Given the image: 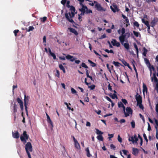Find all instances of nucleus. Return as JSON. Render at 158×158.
<instances>
[{"instance_id": "f257e3e1", "label": "nucleus", "mask_w": 158, "mask_h": 158, "mask_svg": "<svg viewBox=\"0 0 158 158\" xmlns=\"http://www.w3.org/2000/svg\"><path fill=\"white\" fill-rule=\"evenodd\" d=\"M25 149L29 158H31L30 152L32 151V147L31 143L27 142L25 144Z\"/></svg>"}, {"instance_id": "f03ea898", "label": "nucleus", "mask_w": 158, "mask_h": 158, "mask_svg": "<svg viewBox=\"0 0 158 158\" xmlns=\"http://www.w3.org/2000/svg\"><path fill=\"white\" fill-rule=\"evenodd\" d=\"M135 99L137 102V105L138 106L139 108L142 110L143 109V106L142 105V98L141 96L137 93L135 95Z\"/></svg>"}, {"instance_id": "7ed1b4c3", "label": "nucleus", "mask_w": 158, "mask_h": 158, "mask_svg": "<svg viewBox=\"0 0 158 158\" xmlns=\"http://www.w3.org/2000/svg\"><path fill=\"white\" fill-rule=\"evenodd\" d=\"M75 14L73 12L71 11V12H69L68 14L66 13L65 14V16L66 19L70 23H74L73 20L72 19V18L74 16Z\"/></svg>"}, {"instance_id": "20e7f679", "label": "nucleus", "mask_w": 158, "mask_h": 158, "mask_svg": "<svg viewBox=\"0 0 158 158\" xmlns=\"http://www.w3.org/2000/svg\"><path fill=\"white\" fill-rule=\"evenodd\" d=\"M29 137L28 135L27 134L26 131H24L22 135H21L20 138L21 140L23 142L24 144H25L27 142V140L28 139Z\"/></svg>"}, {"instance_id": "39448f33", "label": "nucleus", "mask_w": 158, "mask_h": 158, "mask_svg": "<svg viewBox=\"0 0 158 158\" xmlns=\"http://www.w3.org/2000/svg\"><path fill=\"white\" fill-rule=\"evenodd\" d=\"M24 106L25 107V110L26 111L27 114L28 115L27 111V106L28 105L29 102V101L30 98L28 96H26V94H24Z\"/></svg>"}, {"instance_id": "423d86ee", "label": "nucleus", "mask_w": 158, "mask_h": 158, "mask_svg": "<svg viewBox=\"0 0 158 158\" xmlns=\"http://www.w3.org/2000/svg\"><path fill=\"white\" fill-rule=\"evenodd\" d=\"M123 111L125 117H127L130 114H132L133 112L132 110L130 107H127Z\"/></svg>"}, {"instance_id": "0eeeda50", "label": "nucleus", "mask_w": 158, "mask_h": 158, "mask_svg": "<svg viewBox=\"0 0 158 158\" xmlns=\"http://www.w3.org/2000/svg\"><path fill=\"white\" fill-rule=\"evenodd\" d=\"M94 3L96 4L95 7L98 10L103 11H105L106 10V9H105L103 8V7L101 6V4L99 3H98L96 1H94Z\"/></svg>"}, {"instance_id": "6e6552de", "label": "nucleus", "mask_w": 158, "mask_h": 158, "mask_svg": "<svg viewBox=\"0 0 158 158\" xmlns=\"http://www.w3.org/2000/svg\"><path fill=\"white\" fill-rule=\"evenodd\" d=\"M138 140L137 137L135 134L133 136L130 137L128 139L129 141H131L134 144L137 143Z\"/></svg>"}, {"instance_id": "1a4fd4ad", "label": "nucleus", "mask_w": 158, "mask_h": 158, "mask_svg": "<svg viewBox=\"0 0 158 158\" xmlns=\"http://www.w3.org/2000/svg\"><path fill=\"white\" fill-rule=\"evenodd\" d=\"M153 78H152V81L154 79V82L156 83L155 89L156 90L157 92L158 93V80L156 77V74L155 73H153Z\"/></svg>"}, {"instance_id": "9d476101", "label": "nucleus", "mask_w": 158, "mask_h": 158, "mask_svg": "<svg viewBox=\"0 0 158 158\" xmlns=\"http://www.w3.org/2000/svg\"><path fill=\"white\" fill-rule=\"evenodd\" d=\"M110 8L114 12H118L119 11L117 6L114 4H113L112 6H110Z\"/></svg>"}, {"instance_id": "9b49d317", "label": "nucleus", "mask_w": 158, "mask_h": 158, "mask_svg": "<svg viewBox=\"0 0 158 158\" xmlns=\"http://www.w3.org/2000/svg\"><path fill=\"white\" fill-rule=\"evenodd\" d=\"M18 102L19 104L21 111L23 110V102L19 98H18L17 99Z\"/></svg>"}, {"instance_id": "f8f14e48", "label": "nucleus", "mask_w": 158, "mask_h": 158, "mask_svg": "<svg viewBox=\"0 0 158 158\" xmlns=\"http://www.w3.org/2000/svg\"><path fill=\"white\" fill-rule=\"evenodd\" d=\"M66 58L68 60H69L70 61L73 62L74 61L75 59L76 58H75V57L71 56L69 55H67L66 56Z\"/></svg>"}, {"instance_id": "ddd939ff", "label": "nucleus", "mask_w": 158, "mask_h": 158, "mask_svg": "<svg viewBox=\"0 0 158 158\" xmlns=\"http://www.w3.org/2000/svg\"><path fill=\"white\" fill-rule=\"evenodd\" d=\"M111 43L114 46H116L117 47H119L120 45V43L117 42L115 39H112L111 41Z\"/></svg>"}, {"instance_id": "4468645a", "label": "nucleus", "mask_w": 158, "mask_h": 158, "mask_svg": "<svg viewBox=\"0 0 158 158\" xmlns=\"http://www.w3.org/2000/svg\"><path fill=\"white\" fill-rule=\"evenodd\" d=\"M12 134L13 137L15 139H18L19 137V134L18 131L14 133L13 131L12 132Z\"/></svg>"}, {"instance_id": "2eb2a0df", "label": "nucleus", "mask_w": 158, "mask_h": 158, "mask_svg": "<svg viewBox=\"0 0 158 158\" xmlns=\"http://www.w3.org/2000/svg\"><path fill=\"white\" fill-rule=\"evenodd\" d=\"M119 39L121 44H123L125 41V37L124 35H122L119 37Z\"/></svg>"}, {"instance_id": "dca6fc26", "label": "nucleus", "mask_w": 158, "mask_h": 158, "mask_svg": "<svg viewBox=\"0 0 158 158\" xmlns=\"http://www.w3.org/2000/svg\"><path fill=\"white\" fill-rule=\"evenodd\" d=\"M68 29L69 30V31L70 32L74 33L75 35H78V32L74 29L71 27H69L68 28Z\"/></svg>"}, {"instance_id": "f3484780", "label": "nucleus", "mask_w": 158, "mask_h": 158, "mask_svg": "<svg viewBox=\"0 0 158 158\" xmlns=\"http://www.w3.org/2000/svg\"><path fill=\"white\" fill-rule=\"evenodd\" d=\"M48 52L50 54V55L51 56L53 57V58L54 60H56V56L55 54L53 53L52 52L51 49L50 48H49L48 49Z\"/></svg>"}, {"instance_id": "a211bd4d", "label": "nucleus", "mask_w": 158, "mask_h": 158, "mask_svg": "<svg viewBox=\"0 0 158 158\" xmlns=\"http://www.w3.org/2000/svg\"><path fill=\"white\" fill-rule=\"evenodd\" d=\"M158 21V19L157 18H154V19L151 22V26L153 27Z\"/></svg>"}, {"instance_id": "6ab92c4d", "label": "nucleus", "mask_w": 158, "mask_h": 158, "mask_svg": "<svg viewBox=\"0 0 158 158\" xmlns=\"http://www.w3.org/2000/svg\"><path fill=\"white\" fill-rule=\"evenodd\" d=\"M122 45H123L125 48L127 50H128L130 48V45L128 43H123V44H121Z\"/></svg>"}, {"instance_id": "aec40b11", "label": "nucleus", "mask_w": 158, "mask_h": 158, "mask_svg": "<svg viewBox=\"0 0 158 158\" xmlns=\"http://www.w3.org/2000/svg\"><path fill=\"white\" fill-rule=\"evenodd\" d=\"M13 111L14 112L13 115L14 116L15 118V113L17 112V106L15 103L14 104V106L13 107Z\"/></svg>"}, {"instance_id": "412c9836", "label": "nucleus", "mask_w": 158, "mask_h": 158, "mask_svg": "<svg viewBox=\"0 0 158 158\" xmlns=\"http://www.w3.org/2000/svg\"><path fill=\"white\" fill-rule=\"evenodd\" d=\"M87 9V7L86 6H84L82 7L81 8L79 9V10L81 12H83L85 13V12Z\"/></svg>"}, {"instance_id": "4be33fe9", "label": "nucleus", "mask_w": 158, "mask_h": 158, "mask_svg": "<svg viewBox=\"0 0 158 158\" xmlns=\"http://www.w3.org/2000/svg\"><path fill=\"white\" fill-rule=\"evenodd\" d=\"M132 151V154L135 155H136L139 152V150L137 148H133Z\"/></svg>"}, {"instance_id": "5701e85b", "label": "nucleus", "mask_w": 158, "mask_h": 158, "mask_svg": "<svg viewBox=\"0 0 158 158\" xmlns=\"http://www.w3.org/2000/svg\"><path fill=\"white\" fill-rule=\"evenodd\" d=\"M118 106L119 108L122 107L123 109V110H124V109L125 108V106H124L123 103L121 102H118Z\"/></svg>"}, {"instance_id": "b1692460", "label": "nucleus", "mask_w": 158, "mask_h": 158, "mask_svg": "<svg viewBox=\"0 0 158 158\" xmlns=\"http://www.w3.org/2000/svg\"><path fill=\"white\" fill-rule=\"evenodd\" d=\"M147 67L148 68L149 70H151L152 71V70L154 72V73H155L156 74V70L153 65H151V64H150V66H148Z\"/></svg>"}, {"instance_id": "393cba45", "label": "nucleus", "mask_w": 158, "mask_h": 158, "mask_svg": "<svg viewBox=\"0 0 158 158\" xmlns=\"http://www.w3.org/2000/svg\"><path fill=\"white\" fill-rule=\"evenodd\" d=\"M47 121L48 123L49 124V126L51 128H52L53 127V124L52 122L51 121V119H50Z\"/></svg>"}, {"instance_id": "a878e982", "label": "nucleus", "mask_w": 158, "mask_h": 158, "mask_svg": "<svg viewBox=\"0 0 158 158\" xmlns=\"http://www.w3.org/2000/svg\"><path fill=\"white\" fill-rule=\"evenodd\" d=\"M75 147L77 149H80V146L77 141L74 142Z\"/></svg>"}, {"instance_id": "bb28decb", "label": "nucleus", "mask_w": 158, "mask_h": 158, "mask_svg": "<svg viewBox=\"0 0 158 158\" xmlns=\"http://www.w3.org/2000/svg\"><path fill=\"white\" fill-rule=\"evenodd\" d=\"M59 68L60 69V70H62L63 72L64 73H65L66 72L65 70L64 67L63 66V65L61 64H59Z\"/></svg>"}, {"instance_id": "cd10ccee", "label": "nucleus", "mask_w": 158, "mask_h": 158, "mask_svg": "<svg viewBox=\"0 0 158 158\" xmlns=\"http://www.w3.org/2000/svg\"><path fill=\"white\" fill-rule=\"evenodd\" d=\"M142 21L143 23L147 27L150 26L149 22L148 21H145L144 19H142Z\"/></svg>"}, {"instance_id": "c85d7f7f", "label": "nucleus", "mask_w": 158, "mask_h": 158, "mask_svg": "<svg viewBox=\"0 0 158 158\" xmlns=\"http://www.w3.org/2000/svg\"><path fill=\"white\" fill-rule=\"evenodd\" d=\"M144 60L145 62L146 63L147 66H150L151 64L150 63L149 60L146 58H145Z\"/></svg>"}, {"instance_id": "c756f323", "label": "nucleus", "mask_w": 158, "mask_h": 158, "mask_svg": "<svg viewBox=\"0 0 158 158\" xmlns=\"http://www.w3.org/2000/svg\"><path fill=\"white\" fill-rule=\"evenodd\" d=\"M87 153L86 155L88 157H90L91 156V155L90 154L89 152V148H87L85 150Z\"/></svg>"}, {"instance_id": "7c9ffc66", "label": "nucleus", "mask_w": 158, "mask_h": 158, "mask_svg": "<svg viewBox=\"0 0 158 158\" xmlns=\"http://www.w3.org/2000/svg\"><path fill=\"white\" fill-rule=\"evenodd\" d=\"M97 139L100 141H103V137L102 135H99L97 136Z\"/></svg>"}, {"instance_id": "2f4dec72", "label": "nucleus", "mask_w": 158, "mask_h": 158, "mask_svg": "<svg viewBox=\"0 0 158 158\" xmlns=\"http://www.w3.org/2000/svg\"><path fill=\"white\" fill-rule=\"evenodd\" d=\"M143 93H144L145 91H147V89L146 85L144 83H143Z\"/></svg>"}, {"instance_id": "473e14b6", "label": "nucleus", "mask_w": 158, "mask_h": 158, "mask_svg": "<svg viewBox=\"0 0 158 158\" xmlns=\"http://www.w3.org/2000/svg\"><path fill=\"white\" fill-rule=\"evenodd\" d=\"M96 133L98 135H102L103 134V132L99 130L98 129H96Z\"/></svg>"}, {"instance_id": "72a5a7b5", "label": "nucleus", "mask_w": 158, "mask_h": 158, "mask_svg": "<svg viewBox=\"0 0 158 158\" xmlns=\"http://www.w3.org/2000/svg\"><path fill=\"white\" fill-rule=\"evenodd\" d=\"M113 64H114L116 66H119L121 65V64L118 62H115L114 61L113 63Z\"/></svg>"}, {"instance_id": "f704fd0d", "label": "nucleus", "mask_w": 158, "mask_h": 158, "mask_svg": "<svg viewBox=\"0 0 158 158\" xmlns=\"http://www.w3.org/2000/svg\"><path fill=\"white\" fill-rule=\"evenodd\" d=\"M134 48L135 49L136 51V53L138 55V48L137 46L136 45V44L135 43H134Z\"/></svg>"}, {"instance_id": "c9c22d12", "label": "nucleus", "mask_w": 158, "mask_h": 158, "mask_svg": "<svg viewBox=\"0 0 158 158\" xmlns=\"http://www.w3.org/2000/svg\"><path fill=\"white\" fill-rule=\"evenodd\" d=\"M71 93L73 94H77V92L73 88H71Z\"/></svg>"}, {"instance_id": "e433bc0d", "label": "nucleus", "mask_w": 158, "mask_h": 158, "mask_svg": "<svg viewBox=\"0 0 158 158\" xmlns=\"http://www.w3.org/2000/svg\"><path fill=\"white\" fill-rule=\"evenodd\" d=\"M95 86L94 85H92L90 86L88 85V87L90 89L93 90L95 88Z\"/></svg>"}, {"instance_id": "4c0bfd02", "label": "nucleus", "mask_w": 158, "mask_h": 158, "mask_svg": "<svg viewBox=\"0 0 158 158\" xmlns=\"http://www.w3.org/2000/svg\"><path fill=\"white\" fill-rule=\"evenodd\" d=\"M133 32L134 35L136 37H138L139 36V35H140V33L139 32H136V31H133Z\"/></svg>"}, {"instance_id": "58836bf2", "label": "nucleus", "mask_w": 158, "mask_h": 158, "mask_svg": "<svg viewBox=\"0 0 158 158\" xmlns=\"http://www.w3.org/2000/svg\"><path fill=\"white\" fill-rule=\"evenodd\" d=\"M131 127L133 128H134L135 127V121L134 120L132 121L131 123Z\"/></svg>"}, {"instance_id": "ea45409f", "label": "nucleus", "mask_w": 158, "mask_h": 158, "mask_svg": "<svg viewBox=\"0 0 158 158\" xmlns=\"http://www.w3.org/2000/svg\"><path fill=\"white\" fill-rule=\"evenodd\" d=\"M124 35L125 38L126 37H127V38H128L130 37V33L129 32H127L125 34H124Z\"/></svg>"}, {"instance_id": "a19ab883", "label": "nucleus", "mask_w": 158, "mask_h": 158, "mask_svg": "<svg viewBox=\"0 0 158 158\" xmlns=\"http://www.w3.org/2000/svg\"><path fill=\"white\" fill-rule=\"evenodd\" d=\"M81 65L82 67L84 68L85 69L88 68V66L87 65H86V64L84 63H82Z\"/></svg>"}, {"instance_id": "79ce46f5", "label": "nucleus", "mask_w": 158, "mask_h": 158, "mask_svg": "<svg viewBox=\"0 0 158 158\" xmlns=\"http://www.w3.org/2000/svg\"><path fill=\"white\" fill-rule=\"evenodd\" d=\"M70 9L71 11H73V12L75 11V8L73 6H70Z\"/></svg>"}, {"instance_id": "37998d69", "label": "nucleus", "mask_w": 158, "mask_h": 158, "mask_svg": "<svg viewBox=\"0 0 158 158\" xmlns=\"http://www.w3.org/2000/svg\"><path fill=\"white\" fill-rule=\"evenodd\" d=\"M155 127L156 130V138L158 139V130L157 127L156 126H155Z\"/></svg>"}, {"instance_id": "c03bdc74", "label": "nucleus", "mask_w": 158, "mask_h": 158, "mask_svg": "<svg viewBox=\"0 0 158 158\" xmlns=\"http://www.w3.org/2000/svg\"><path fill=\"white\" fill-rule=\"evenodd\" d=\"M134 25L137 27H139V25L138 23L136 21H135L134 23Z\"/></svg>"}, {"instance_id": "a18cd8bd", "label": "nucleus", "mask_w": 158, "mask_h": 158, "mask_svg": "<svg viewBox=\"0 0 158 158\" xmlns=\"http://www.w3.org/2000/svg\"><path fill=\"white\" fill-rule=\"evenodd\" d=\"M110 96L113 99H114L116 98H117V96L115 94H114L111 96Z\"/></svg>"}, {"instance_id": "49530a36", "label": "nucleus", "mask_w": 158, "mask_h": 158, "mask_svg": "<svg viewBox=\"0 0 158 158\" xmlns=\"http://www.w3.org/2000/svg\"><path fill=\"white\" fill-rule=\"evenodd\" d=\"M56 76H57L58 77H60V73L59 71L58 70H56Z\"/></svg>"}, {"instance_id": "de8ad7c7", "label": "nucleus", "mask_w": 158, "mask_h": 158, "mask_svg": "<svg viewBox=\"0 0 158 158\" xmlns=\"http://www.w3.org/2000/svg\"><path fill=\"white\" fill-rule=\"evenodd\" d=\"M122 102L125 105H126L127 103V100L125 99H122Z\"/></svg>"}, {"instance_id": "09e8293b", "label": "nucleus", "mask_w": 158, "mask_h": 158, "mask_svg": "<svg viewBox=\"0 0 158 158\" xmlns=\"http://www.w3.org/2000/svg\"><path fill=\"white\" fill-rule=\"evenodd\" d=\"M92 11L91 10H88V8L87 9H86V10L85 12V13H86L87 14H89V13H92Z\"/></svg>"}, {"instance_id": "8fccbe9b", "label": "nucleus", "mask_w": 158, "mask_h": 158, "mask_svg": "<svg viewBox=\"0 0 158 158\" xmlns=\"http://www.w3.org/2000/svg\"><path fill=\"white\" fill-rule=\"evenodd\" d=\"M47 17H44L42 18H41V21L43 22H44L47 19Z\"/></svg>"}, {"instance_id": "3c124183", "label": "nucleus", "mask_w": 158, "mask_h": 158, "mask_svg": "<svg viewBox=\"0 0 158 158\" xmlns=\"http://www.w3.org/2000/svg\"><path fill=\"white\" fill-rule=\"evenodd\" d=\"M34 29V28L33 26H29L28 27V31H32Z\"/></svg>"}, {"instance_id": "603ef678", "label": "nucleus", "mask_w": 158, "mask_h": 158, "mask_svg": "<svg viewBox=\"0 0 158 158\" xmlns=\"http://www.w3.org/2000/svg\"><path fill=\"white\" fill-rule=\"evenodd\" d=\"M118 141L120 143H121L122 142V139L120 137V136L119 135H118Z\"/></svg>"}, {"instance_id": "864d4df0", "label": "nucleus", "mask_w": 158, "mask_h": 158, "mask_svg": "<svg viewBox=\"0 0 158 158\" xmlns=\"http://www.w3.org/2000/svg\"><path fill=\"white\" fill-rule=\"evenodd\" d=\"M143 136L144 138V139L146 140V142L147 143L148 142V140L147 138L146 135V134L145 133H144L143 134Z\"/></svg>"}, {"instance_id": "5fc2aeb1", "label": "nucleus", "mask_w": 158, "mask_h": 158, "mask_svg": "<svg viewBox=\"0 0 158 158\" xmlns=\"http://www.w3.org/2000/svg\"><path fill=\"white\" fill-rule=\"evenodd\" d=\"M122 35H124L125 33V29L123 27L121 29Z\"/></svg>"}, {"instance_id": "6e6d98bb", "label": "nucleus", "mask_w": 158, "mask_h": 158, "mask_svg": "<svg viewBox=\"0 0 158 158\" xmlns=\"http://www.w3.org/2000/svg\"><path fill=\"white\" fill-rule=\"evenodd\" d=\"M105 98L107 100L110 102H112V100L108 96H105Z\"/></svg>"}, {"instance_id": "4d7b16f0", "label": "nucleus", "mask_w": 158, "mask_h": 158, "mask_svg": "<svg viewBox=\"0 0 158 158\" xmlns=\"http://www.w3.org/2000/svg\"><path fill=\"white\" fill-rule=\"evenodd\" d=\"M122 62L123 63L125 66H126L127 65L128 63H127L126 61H125V60H121Z\"/></svg>"}, {"instance_id": "13d9d810", "label": "nucleus", "mask_w": 158, "mask_h": 158, "mask_svg": "<svg viewBox=\"0 0 158 158\" xmlns=\"http://www.w3.org/2000/svg\"><path fill=\"white\" fill-rule=\"evenodd\" d=\"M94 111L98 115L100 114L101 112V110H98V111H97L96 110H94Z\"/></svg>"}, {"instance_id": "bf43d9fd", "label": "nucleus", "mask_w": 158, "mask_h": 158, "mask_svg": "<svg viewBox=\"0 0 158 158\" xmlns=\"http://www.w3.org/2000/svg\"><path fill=\"white\" fill-rule=\"evenodd\" d=\"M110 148L111 149H115V148L116 147H115V146L113 144H110Z\"/></svg>"}, {"instance_id": "052dcab7", "label": "nucleus", "mask_w": 158, "mask_h": 158, "mask_svg": "<svg viewBox=\"0 0 158 158\" xmlns=\"http://www.w3.org/2000/svg\"><path fill=\"white\" fill-rule=\"evenodd\" d=\"M70 1H67L66 3V6L68 8H69L70 6L69 5Z\"/></svg>"}, {"instance_id": "680f3d73", "label": "nucleus", "mask_w": 158, "mask_h": 158, "mask_svg": "<svg viewBox=\"0 0 158 158\" xmlns=\"http://www.w3.org/2000/svg\"><path fill=\"white\" fill-rule=\"evenodd\" d=\"M151 130V127L149 123H148V130L149 131H150Z\"/></svg>"}, {"instance_id": "e2e57ef3", "label": "nucleus", "mask_w": 158, "mask_h": 158, "mask_svg": "<svg viewBox=\"0 0 158 158\" xmlns=\"http://www.w3.org/2000/svg\"><path fill=\"white\" fill-rule=\"evenodd\" d=\"M108 89L110 91H112V89L111 88V86L110 85V84H109L108 85Z\"/></svg>"}, {"instance_id": "0e129e2a", "label": "nucleus", "mask_w": 158, "mask_h": 158, "mask_svg": "<svg viewBox=\"0 0 158 158\" xmlns=\"http://www.w3.org/2000/svg\"><path fill=\"white\" fill-rule=\"evenodd\" d=\"M66 0H62L61 1V3L62 4L64 5L66 3Z\"/></svg>"}, {"instance_id": "69168bd1", "label": "nucleus", "mask_w": 158, "mask_h": 158, "mask_svg": "<svg viewBox=\"0 0 158 158\" xmlns=\"http://www.w3.org/2000/svg\"><path fill=\"white\" fill-rule=\"evenodd\" d=\"M19 30H15L14 31V33L15 34V36L17 35V34L19 32Z\"/></svg>"}, {"instance_id": "338daca9", "label": "nucleus", "mask_w": 158, "mask_h": 158, "mask_svg": "<svg viewBox=\"0 0 158 158\" xmlns=\"http://www.w3.org/2000/svg\"><path fill=\"white\" fill-rule=\"evenodd\" d=\"M65 58L64 56H60L59 58L60 60H65Z\"/></svg>"}, {"instance_id": "774afa93", "label": "nucleus", "mask_w": 158, "mask_h": 158, "mask_svg": "<svg viewBox=\"0 0 158 158\" xmlns=\"http://www.w3.org/2000/svg\"><path fill=\"white\" fill-rule=\"evenodd\" d=\"M106 37V35L105 34H104L102 35L100 37V39H102L103 38H105Z\"/></svg>"}]
</instances>
